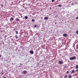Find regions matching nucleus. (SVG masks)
Returning a JSON list of instances; mask_svg holds the SVG:
<instances>
[{
  "label": "nucleus",
  "mask_w": 78,
  "mask_h": 78,
  "mask_svg": "<svg viewBox=\"0 0 78 78\" xmlns=\"http://www.w3.org/2000/svg\"><path fill=\"white\" fill-rule=\"evenodd\" d=\"M64 63L63 62H62V61H59L58 62V63L59 64H62Z\"/></svg>",
  "instance_id": "2"
},
{
  "label": "nucleus",
  "mask_w": 78,
  "mask_h": 78,
  "mask_svg": "<svg viewBox=\"0 0 78 78\" xmlns=\"http://www.w3.org/2000/svg\"><path fill=\"white\" fill-rule=\"evenodd\" d=\"M69 73V71H67V72H66L67 74H68V73Z\"/></svg>",
  "instance_id": "17"
},
{
  "label": "nucleus",
  "mask_w": 78,
  "mask_h": 78,
  "mask_svg": "<svg viewBox=\"0 0 78 78\" xmlns=\"http://www.w3.org/2000/svg\"><path fill=\"white\" fill-rule=\"evenodd\" d=\"M76 69H78V65H76Z\"/></svg>",
  "instance_id": "12"
},
{
  "label": "nucleus",
  "mask_w": 78,
  "mask_h": 78,
  "mask_svg": "<svg viewBox=\"0 0 78 78\" xmlns=\"http://www.w3.org/2000/svg\"><path fill=\"white\" fill-rule=\"evenodd\" d=\"M57 16H58V15H57V16H55V17H57Z\"/></svg>",
  "instance_id": "28"
},
{
  "label": "nucleus",
  "mask_w": 78,
  "mask_h": 78,
  "mask_svg": "<svg viewBox=\"0 0 78 78\" xmlns=\"http://www.w3.org/2000/svg\"><path fill=\"white\" fill-rule=\"evenodd\" d=\"M76 72H78V69H76Z\"/></svg>",
  "instance_id": "18"
},
{
  "label": "nucleus",
  "mask_w": 78,
  "mask_h": 78,
  "mask_svg": "<svg viewBox=\"0 0 78 78\" xmlns=\"http://www.w3.org/2000/svg\"><path fill=\"white\" fill-rule=\"evenodd\" d=\"M68 78H72V75H70L68 76Z\"/></svg>",
  "instance_id": "9"
},
{
  "label": "nucleus",
  "mask_w": 78,
  "mask_h": 78,
  "mask_svg": "<svg viewBox=\"0 0 78 78\" xmlns=\"http://www.w3.org/2000/svg\"><path fill=\"white\" fill-rule=\"evenodd\" d=\"M49 9H51V7H50L49 8Z\"/></svg>",
  "instance_id": "25"
},
{
  "label": "nucleus",
  "mask_w": 78,
  "mask_h": 78,
  "mask_svg": "<svg viewBox=\"0 0 78 78\" xmlns=\"http://www.w3.org/2000/svg\"><path fill=\"white\" fill-rule=\"evenodd\" d=\"M76 34H78V31H76Z\"/></svg>",
  "instance_id": "21"
},
{
  "label": "nucleus",
  "mask_w": 78,
  "mask_h": 78,
  "mask_svg": "<svg viewBox=\"0 0 78 78\" xmlns=\"http://www.w3.org/2000/svg\"><path fill=\"white\" fill-rule=\"evenodd\" d=\"M16 34H18V31H16Z\"/></svg>",
  "instance_id": "16"
},
{
  "label": "nucleus",
  "mask_w": 78,
  "mask_h": 78,
  "mask_svg": "<svg viewBox=\"0 0 78 78\" xmlns=\"http://www.w3.org/2000/svg\"><path fill=\"white\" fill-rule=\"evenodd\" d=\"M19 20H20L19 19L17 18L16 20V22H19Z\"/></svg>",
  "instance_id": "8"
},
{
  "label": "nucleus",
  "mask_w": 78,
  "mask_h": 78,
  "mask_svg": "<svg viewBox=\"0 0 78 78\" xmlns=\"http://www.w3.org/2000/svg\"><path fill=\"white\" fill-rule=\"evenodd\" d=\"M66 67H67V66H65V67H64V68H66Z\"/></svg>",
  "instance_id": "29"
},
{
  "label": "nucleus",
  "mask_w": 78,
  "mask_h": 78,
  "mask_svg": "<svg viewBox=\"0 0 78 78\" xmlns=\"http://www.w3.org/2000/svg\"><path fill=\"white\" fill-rule=\"evenodd\" d=\"M67 75H65V76L64 78H67Z\"/></svg>",
  "instance_id": "15"
},
{
  "label": "nucleus",
  "mask_w": 78,
  "mask_h": 78,
  "mask_svg": "<svg viewBox=\"0 0 78 78\" xmlns=\"http://www.w3.org/2000/svg\"><path fill=\"white\" fill-rule=\"evenodd\" d=\"M30 53H31L32 54H33L34 53V52L33 51H30Z\"/></svg>",
  "instance_id": "5"
},
{
  "label": "nucleus",
  "mask_w": 78,
  "mask_h": 78,
  "mask_svg": "<svg viewBox=\"0 0 78 78\" xmlns=\"http://www.w3.org/2000/svg\"><path fill=\"white\" fill-rule=\"evenodd\" d=\"M3 78H6V77H4Z\"/></svg>",
  "instance_id": "30"
},
{
  "label": "nucleus",
  "mask_w": 78,
  "mask_h": 78,
  "mask_svg": "<svg viewBox=\"0 0 78 78\" xmlns=\"http://www.w3.org/2000/svg\"><path fill=\"white\" fill-rule=\"evenodd\" d=\"M76 59V56H75L70 58V59L71 60H74V59Z\"/></svg>",
  "instance_id": "1"
},
{
  "label": "nucleus",
  "mask_w": 78,
  "mask_h": 78,
  "mask_svg": "<svg viewBox=\"0 0 78 78\" xmlns=\"http://www.w3.org/2000/svg\"><path fill=\"white\" fill-rule=\"evenodd\" d=\"M14 20V19H13V18L11 17V18L10 20V21H12V20Z\"/></svg>",
  "instance_id": "6"
},
{
  "label": "nucleus",
  "mask_w": 78,
  "mask_h": 78,
  "mask_svg": "<svg viewBox=\"0 0 78 78\" xmlns=\"http://www.w3.org/2000/svg\"><path fill=\"white\" fill-rule=\"evenodd\" d=\"M2 57V55H0V58H1Z\"/></svg>",
  "instance_id": "27"
},
{
  "label": "nucleus",
  "mask_w": 78,
  "mask_h": 78,
  "mask_svg": "<svg viewBox=\"0 0 78 78\" xmlns=\"http://www.w3.org/2000/svg\"><path fill=\"white\" fill-rule=\"evenodd\" d=\"M1 28H0V29Z\"/></svg>",
  "instance_id": "31"
},
{
  "label": "nucleus",
  "mask_w": 78,
  "mask_h": 78,
  "mask_svg": "<svg viewBox=\"0 0 78 78\" xmlns=\"http://www.w3.org/2000/svg\"><path fill=\"white\" fill-rule=\"evenodd\" d=\"M4 74V73H1V75H2Z\"/></svg>",
  "instance_id": "22"
},
{
  "label": "nucleus",
  "mask_w": 78,
  "mask_h": 78,
  "mask_svg": "<svg viewBox=\"0 0 78 78\" xmlns=\"http://www.w3.org/2000/svg\"><path fill=\"white\" fill-rule=\"evenodd\" d=\"M48 19V17H44V19L45 20H47Z\"/></svg>",
  "instance_id": "10"
},
{
  "label": "nucleus",
  "mask_w": 78,
  "mask_h": 78,
  "mask_svg": "<svg viewBox=\"0 0 78 78\" xmlns=\"http://www.w3.org/2000/svg\"><path fill=\"white\" fill-rule=\"evenodd\" d=\"M25 19H28V16H25Z\"/></svg>",
  "instance_id": "11"
},
{
  "label": "nucleus",
  "mask_w": 78,
  "mask_h": 78,
  "mask_svg": "<svg viewBox=\"0 0 78 78\" xmlns=\"http://www.w3.org/2000/svg\"><path fill=\"white\" fill-rule=\"evenodd\" d=\"M61 4H59L58 5V6H59V7H61Z\"/></svg>",
  "instance_id": "13"
},
{
  "label": "nucleus",
  "mask_w": 78,
  "mask_h": 78,
  "mask_svg": "<svg viewBox=\"0 0 78 78\" xmlns=\"http://www.w3.org/2000/svg\"><path fill=\"white\" fill-rule=\"evenodd\" d=\"M63 36L65 37H66V36H67V34H63Z\"/></svg>",
  "instance_id": "7"
},
{
  "label": "nucleus",
  "mask_w": 78,
  "mask_h": 78,
  "mask_svg": "<svg viewBox=\"0 0 78 78\" xmlns=\"http://www.w3.org/2000/svg\"><path fill=\"white\" fill-rule=\"evenodd\" d=\"M15 37H16V39H18V36H17V35H16V36H15Z\"/></svg>",
  "instance_id": "14"
},
{
  "label": "nucleus",
  "mask_w": 78,
  "mask_h": 78,
  "mask_svg": "<svg viewBox=\"0 0 78 78\" xmlns=\"http://www.w3.org/2000/svg\"><path fill=\"white\" fill-rule=\"evenodd\" d=\"M37 27V25H35L34 26V27Z\"/></svg>",
  "instance_id": "23"
},
{
  "label": "nucleus",
  "mask_w": 78,
  "mask_h": 78,
  "mask_svg": "<svg viewBox=\"0 0 78 78\" xmlns=\"http://www.w3.org/2000/svg\"><path fill=\"white\" fill-rule=\"evenodd\" d=\"M27 71H23V74H27Z\"/></svg>",
  "instance_id": "3"
},
{
  "label": "nucleus",
  "mask_w": 78,
  "mask_h": 78,
  "mask_svg": "<svg viewBox=\"0 0 78 78\" xmlns=\"http://www.w3.org/2000/svg\"><path fill=\"white\" fill-rule=\"evenodd\" d=\"M34 19H32V22H34Z\"/></svg>",
  "instance_id": "19"
},
{
  "label": "nucleus",
  "mask_w": 78,
  "mask_h": 78,
  "mask_svg": "<svg viewBox=\"0 0 78 78\" xmlns=\"http://www.w3.org/2000/svg\"><path fill=\"white\" fill-rule=\"evenodd\" d=\"M55 0H52V2H54Z\"/></svg>",
  "instance_id": "20"
},
{
  "label": "nucleus",
  "mask_w": 78,
  "mask_h": 78,
  "mask_svg": "<svg viewBox=\"0 0 78 78\" xmlns=\"http://www.w3.org/2000/svg\"><path fill=\"white\" fill-rule=\"evenodd\" d=\"M75 71L74 70H73L71 71V74H72V73H75Z\"/></svg>",
  "instance_id": "4"
},
{
  "label": "nucleus",
  "mask_w": 78,
  "mask_h": 78,
  "mask_svg": "<svg viewBox=\"0 0 78 78\" xmlns=\"http://www.w3.org/2000/svg\"><path fill=\"white\" fill-rule=\"evenodd\" d=\"M1 6L2 7H3V5H1Z\"/></svg>",
  "instance_id": "24"
},
{
  "label": "nucleus",
  "mask_w": 78,
  "mask_h": 78,
  "mask_svg": "<svg viewBox=\"0 0 78 78\" xmlns=\"http://www.w3.org/2000/svg\"><path fill=\"white\" fill-rule=\"evenodd\" d=\"M78 19V16L76 17V19Z\"/></svg>",
  "instance_id": "26"
}]
</instances>
